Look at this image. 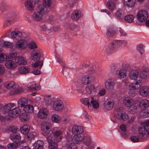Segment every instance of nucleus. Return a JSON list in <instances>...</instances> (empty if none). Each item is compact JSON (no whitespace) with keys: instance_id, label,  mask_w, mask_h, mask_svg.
Returning a JSON list of instances; mask_svg holds the SVG:
<instances>
[{"instance_id":"obj_45","label":"nucleus","mask_w":149,"mask_h":149,"mask_svg":"<svg viewBox=\"0 0 149 149\" xmlns=\"http://www.w3.org/2000/svg\"><path fill=\"white\" fill-rule=\"evenodd\" d=\"M24 110L26 112L31 113L33 112V108L31 105H26L24 107Z\"/></svg>"},{"instance_id":"obj_33","label":"nucleus","mask_w":149,"mask_h":149,"mask_svg":"<svg viewBox=\"0 0 149 149\" xmlns=\"http://www.w3.org/2000/svg\"><path fill=\"white\" fill-rule=\"evenodd\" d=\"M53 134L56 137L57 139L56 140V141L58 142L60 141L62 138L63 132L60 130H58L54 131Z\"/></svg>"},{"instance_id":"obj_13","label":"nucleus","mask_w":149,"mask_h":149,"mask_svg":"<svg viewBox=\"0 0 149 149\" xmlns=\"http://www.w3.org/2000/svg\"><path fill=\"white\" fill-rule=\"evenodd\" d=\"M116 117L120 120L123 121H127L129 118V116L125 112L118 113L116 115Z\"/></svg>"},{"instance_id":"obj_23","label":"nucleus","mask_w":149,"mask_h":149,"mask_svg":"<svg viewBox=\"0 0 149 149\" xmlns=\"http://www.w3.org/2000/svg\"><path fill=\"white\" fill-rule=\"evenodd\" d=\"M86 89L87 92L89 94H93L96 91V89L94 84H91L87 86Z\"/></svg>"},{"instance_id":"obj_8","label":"nucleus","mask_w":149,"mask_h":149,"mask_svg":"<svg viewBox=\"0 0 149 149\" xmlns=\"http://www.w3.org/2000/svg\"><path fill=\"white\" fill-rule=\"evenodd\" d=\"M63 102L60 100H55L53 105V109L57 111H60L62 110L63 107Z\"/></svg>"},{"instance_id":"obj_39","label":"nucleus","mask_w":149,"mask_h":149,"mask_svg":"<svg viewBox=\"0 0 149 149\" xmlns=\"http://www.w3.org/2000/svg\"><path fill=\"white\" fill-rule=\"evenodd\" d=\"M1 45L3 47H5L8 48H11L13 47L14 44L12 42L2 40L1 42Z\"/></svg>"},{"instance_id":"obj_16","label":"nucleus","mask_w":149,"mask_h":149,"mask_svg":"<svg viewBox=\"0 0 149 149\" xmlns=\"http://www.w3.org/2000/svg\"><path fill=\"white\" fill-rule=\"evenodd\" d=\"M32 56L31 59L34 61L38 60L40 58L41 56V54L40 51L37 50L35 49L33 51L31 52Z\"/></svg>"},{"instance_id":"obj_22","label":"nucleus","mask_w":149,"mask_h":149,"mask_svg":"<svg viewBox=\"0 0 149 149\" xmlns=\"http://www.w3.org/2000/svg\"><path fill=\"white\" fill-rule=\"evenodd\" d=\"M83 137V135L81 134L74 135L73 137L72 141L75 143H80L82 141Z\"/></svg>"},{"instance_id":"obj_36","label":"nucleus","mask_w":149,"mask_h":149,"mask_svg":"<svg viewBox=\"0 0 149 149\" xmlns=\"http://www.w3.org/2000/svg\"><path fill=\"white\" fill-rule=\"evenodd\" d=\"M28 102V100L25 98H22L18 101V106L19 107H24Z\"/></svg>"},{"instance_id":"obj_27","label":"nucleus","mask_w":149,"mask_h":149,"mask_svg":"<svg viewBox=\"0 0 149 149\" xmlns=\"http://www.w3.org/2000/svg\"><path fill=\"white\" fill-rule=\"evenodd\" d=\"M44 142L41 140H38L33 144V149H43Z\"/></svg>"},{"instance_id":"obj_25","label":"nucleus","mask_w":149,"mask_h":149,"mask_svg":"<svg viewBox=\"0 0 149 149\" xmlns=\"http://www.w3.org/2000/svg\"><path fill=\"white\" fill-rule=\"evenodd\" d=\"M20 112V109L19 108L16 107L9 111V115L11 117H14L19 114Z\"/></svg>"},{"instance_id":"obj_43","label":"nucleus","mask_w":149,"mask_h":149,"mask_svg":"<svg viewBox=\"0 0 149 149\" xmlns=\"http://www.w3.org/2000/svg\"><path fill=\"white\" fill-rule=\"evenodd\" d=\"M115 17L118 19L121 20L124 18V13L121 10H117L115 13Z\"/></svg>"},{"instance_id":"obj_50","label":"nucleus","mask_w":149,"mask_h":149,"mask_svg":"<svg viewBox=\"0 0 149 149\" xmlns=\"http://www.w3.org/2000/svg\"><path fill=\"white\" fill-rule=\"evenodd\" d=\"M40 88V87L39 86V85H36V84H33L29 87L28 90L32 92L34 90H38Z\"/></svg>"},{"instance_id":"obj_24","label":"nucleus","mask_w":149,"mask_h":149,"mask_svg":"<svg viewBox=\"0 0 149 149\" xmlns=\"http://www.w3.org/2000/svg\"><path fill=\"white\" fill-rule=\"evenodd\" d=\"M83 132L82 127L80 126L74 125L73 127L72 132L74 135L81 134Z\"/></svg>"},{"instance_id":"obj_2","label":"nucleus","mask_w":149,"mask_h":149,"mask_svg":"<svg viewBox=\"0 0 149 149\" xmlns=\"http://www.w3.org/2000/svg\"><path fill=\"white\" fill-rule=\"evenodd\" d=\"M139 129V134L140 137L143 138L145 135H149V120L142 123Z\"/></svg>"},{"instance_id":"obj_57","label":"nucleus","mask_w":149,"mask_h":149,"mask_svg":"<svg viewBox=\"0 0 149 149\" xmlns=\"http://www.w3.org/2000/svg\"><path fill=\"white\" fill-rule=\"evenodd\" d=\"M135 1V0H129L124 4L128 7H132L134 6Z\"/></svg>"},{"instance_id":"obj_63","label":"nucleus","mask_w":149,"mask_h":149,"mask_svg":"<svg viewBox=\"0 0 149 149\" xmlns=\"http://www.w3.org/2000/svg\"><path fill=\"white\" fill-rule=\"evenodd\" d=\"M28 47L29 49H33L36 48L37 47V45L34 42L32 41L29 43Z\"/></svg>"},{"instance_id":"obj_48","label":"nucleus","mask_w":149,"mask_h":149,"mask_svg":"<svg viewBox=\"0 0 149 149\" xmlns=\"http://www.w3.org/2000/svg\"><path fill=\"white\" fill-rule=\"evenodd\" d=\"M82 141H83L84 143L86 146H90L91 141L89 136H84Z\"/></svg>"},{"instance_id":"obj_7","label":"nucleus","mask_w":149,"mask_h":149,"mask_svg":"<svg viewBox=\"0 0 149 149\" xmlns=\"http://www.w3.org/2000/svg\"><path fill=\"white\" fill-rule=\"evenodd\" d=\"M136 104H138V106L136 107L137 109L140 107L142 110H144L147 108L149 106V100L146 99H144L140 102L137 101Z\"/></svg>"},{"instance_id":"obj_42","label":"nucleus","mask_w":149,"mask_h":149,"mask_svg":"<svg viewBox=\"0 0 149 149\" xmlns=\"http://www.w3.org/2000/svg\"><path fill=\"white\" fill-rule=\"evenodd\" d=\"M80 16V15L79 14L77 10L74 11L72 14L71 18L73 20L75 21L78 19Z\"/></svg>"},{"instance_id":"obj_44","label":"nucleus","mask_w":149,"mask_h":149,"mask_svg":"<svg viewBox=\"0 0 149 149\" xmlns=\"http://www.w3.org/2000/svg\"><path fill=\"white\" fill-rule=\"evenodd\" d=\"M98 70L97 67L94 65L92 67H91L89 69L90 72L92 74L94 75L97 74L98 72Z\"/></svg>"},{"instance_id":"obj_32","label":"nucleus","mask_w":149,"mask_h":149,"mask_svg":"<svg viewBox=\"0 0 149 149\" xmlns=\"http://www.w3.org/2000/svg\"><path fill=\"white\" fill-rule=\"evenodd\" d=\"M43 17L42 15L37 12L32 15V18L35 21H39L42 19Z\"/></svg>"},{"instance_id":"obj_17","label":"nucleus","mask_w":149,"mask_h":149,"mask_svg":"<svg viewBox=\"0 0 149 149\" xmlns=\"http://www.w3.org/2000/svg\"><path fill=\"white\" fill-rule=\"evenodd\" d=\"M117 48L115 46L113 42L109 44L106 48V52L108 55H110L112 54L115 50Z\"/></svg>"},{"instance_id":"obj_59","label":"nucleus","mask_w":149,"mask_h":149,"mask_svg":"<svg viewBox=\"0 0 149 149\" xmlns=\"http://www.w3.org/2000/svg\"><path fill=\"white\" fill-rule=\"evenodd\" d=\"M77 1L78 0H69L68 3V7L70 8H72Z\"/></svg>"},{"instance_id":"obj_61","label":"nucleus","mask_w":149,"mask_h":149,"mask_svg":"<svg viewBox=\"0 0 149 149\" xmlns=\"http://www.w3.org/2000/svg\"><path fill=\"white\" fill-rule=\"evenodd\" d=\"M144 46L143 45H139L137 46V50L141 54L144 52Z\"/></svg>"},{"instance_id":"obj_58","label":"nucleus","mask_w":149,"mask_h":149,"mask_svg":"<svg viewBox=\"0 0 149 149\" xmlns=\"http://www.w3.org/2000/svg\"><path fill=\"white\" fill-rule=\"evenodd\" d=\"M13 104H10L6 105L5 106L3 107V109L4 110V112H8L11 109V107L13 106Z\"/></svg>"},{"instance_id":"obj_55","label":"nucleus","mask_w":149,"mask_h":149,"mask_svg":"<svg viewBox=\"0 0 149 149\" xmlns=\"http://www.w3.org/2000/svg\"><path fill=\"white\" fill-rule=\"evenodd\" d=\"M90 100H89V98H85L81 100V102L82 104L85 105H88V107L89 108V106L91 107V104L90 103Z\"/></svg>"},{"instance_id":"obj_14","label":"nucleus","mask_w":149,"mask_h":149,"mask_svg":"<svg viewBox=\"0 0 149 149\" xmlns=\"http://www.w3.org/2000/svg\"><path fill=\"white\" fill-rule=\"evenodd\" d=\"M105 88L109 90L113 89L115 85V83L111 79H107L105 84Z\"/></svg>"},{"instance_id":"obj_9","label":"nucleus","mask_w":149,"mask_h":149,"mask_svg":"<svg viewBox=\"0 0 149 149\" xmlns=\"http://www.w3.org/2000/svg\"><path fill=\"white\" fill-rule=\"evenodd\" d=\"M141 96L147 97L149 96V87L148 86H143L140 89L139 91Z\"/></svg>"},{"instance_id":"obj_11","label":"nucleus","mask_w":149,"mask_h":149,"mask_svg":"<svg viewBox=\"0 0 149 149\" xmlns=\"http://www.w3.org/2000/svg\"><path fill=\"white\" fill-rule=\"evenodd\" d=\"M37 11L42 16L47 14L48 12V9L42 5H39L37 6Z\"/></svg>"},{"instance_id":"obj_54","label":"nucleus","mask_w":149,"mask_h":149,"mask_svg":"<svg viewBox=\"0 0 149 149\" xmlns=\"http://www.w3.org/2000/svg\"><path fill=\"white\" fill-rule=\"evenodd\" d=\"M52 3V1L51 0H43V5H42L47 8L50 7Z\"/></svg>"},{"instance_id":"obj_4","label":"nucleus","mask_w":149,"mask_h":149,"mask_svg":"<svg viewBox=\"0 0 149 149\" xmlns=\"http://www.w3.org/2000/svg\"><path fill=\"white\" fill-rule=\"evenodd\" d=\"M148 16V12L145 10L139 11L136 15L137 20L140 22H143L146 21Z\"/></svg>"},{"instance_id":"obj_3","label":"nucleus","mask_w":149,"mask_h":149,"mask_svg":"<svg viewBox=\"0 0 149 149\" xmlns=\"http://www.w3.org/2000/svg\"><path fill=\"white\" fill-rule=\"evenodd\" d=\"M51 125L50 123H43L41 125V130L43 134L45 136L52 134V131H51Z\"/></svg>"},{"instance_id":"obj_37","label":"nucleus","mask_w":149,"mask_h":149,"mask_svg":"<svg viewBox=\"0 0 149 149\" xmlns=\"http://www.w3.org/2000/svg\"><path fill=\"white\" fill-rule=\"evenodd\" d=\"M30 70V68L28 67H22L19 68L18 72L19 73L25 74L29 73Z\"/></svg>"},{"instance_id":"obj_19","label":"nucleus","mask_w":149,"mask_h":149,"mask_svg":"<svg viewBox=\"0 0 149 149\" xmlns=\"http://www.w3.org/2000/svg\"><path fill=\"white\" fill-rule=\"evenodd\" d=\"M48 113V111L47 109H41L38 113V117L41 119L45 118L47 117Z\"/></svg>"},{"instance_id":"obj_30","label":"nucleus","mask_w":149,"mask_h":149,"mask_svg":"<svg viewBox=\"0 0 149 149\" xmlns=\"http://www.w3.org/2000/svg\"><path fill=\"white\" fill-rule=\"evenodd\" d=\"M127 72L124 69L118 70L116 72V74L121 79H124L127 77Z\"/></svg>"},{"instance_id":"obj_28","label":"nucleus","mask_w":149,"mask_h":149,"mask_svg":"<svg viewBox=\"0 0 149 149\" xmlns=\"http://www.w3.org/2000/svg\"><path fill=\"white\" fill-rule=\"evenodd\" d=\"M11 36L12 38L19 40L21 39L22 34L19 31H15L11 33Z\"/></svg>"},{"instance_id":"obj_49","label":"nucleus","mask_w":149,"mask_h":149,"mask_svg":"<svg viewBox=\"0 0 149 149\" xmlns=\"http://www.w3.org/2000/svg\"><path fill=\"white\" fill-rule=\"evenodd\" d=\"M113 42L116 47H119L122 45H125L127 43L126 41L124 40H115Z\"/></svg>"},{"instance_id":"obj_60","label":"nucleus","mask_w":149,"mask_h":149,"mask_svg":"<svg viewBox=\"0 0 149 149\" xmlns=\"http://www.w3.org/2000/svg\"><path fill=\"white\" fill-rule=\"evenodd\" d=\"M107 5L110 10L111 11L113 10L115 7V5L113 2L111 1H109L107 2Z\"/></svg>"},{"instance_id":"obj_26","label":"nucleus","mask_w":149,"mask_h":149,"mask_svg":"<svg viewBox=\"0 0 149 149\" xmlns=\"http://www.w3.org/2000/svg\"><path fill=\"white\" fill-rule=\"evenodd\" d=\"M10 139L17 143L20 140L21 137L20 134L17 133H14L11 134L10 136Z\"/></svg>"},{"instance_id":"obj_18","label":"nucleus","mask_w":149,"mask_h":149,"mask_svg":"<svg viewBox=\"0 0 149 149\" xmlns=\"http://www.w3.org/2000/svg\"><path fill=\"white\" fill-rule=\"evenodd\" d=\"M94 78L91 76H87L84 77L81 80L82 83L84 84H88L93 81Z\"/></svg>"},{"instance_id":"obj_15","label":"nucleus","mask_w":149,"mask_h":149,"mask_svg":"<svg viewBox=\"0 0 149 149\" xmlns=\"http://www.w3.org/2000/svg\"><path fill=\"white\" fill-rule=\"evenodd\" d=\"M5 64L6 67L9 69H14L17 66L15 62L11 60H8L6 61Z\"/></svg>"},{"instance_id":"obj_34","label":"nucleus","mask_w":149,"mask_h":149,"mask_svg":"<svg viewBox=\"0 0 149 149\" xmlns=\"http://www.w3.org/2000/svg\"><path fill=\"white\" fill-rule=\"evenodd\" d=\"M4 86L8 89L13 88L16 87V84L13 81H8L5 83Z\"/></svg>"},{"instance_id":"obj_38","label":"nucleus","mask_w":149,"mask_h":149,"mask_svg":"<svg viewBox=\"0 0 149 149\" xmlns=\"http://www.w3.org/2000/svg\"><path fill=\"white\" fill-rule=\"evenodd\" d=\"M116 31L112 27H109L107 29L106 35L107 37H110L113 36L115 34Z\"/></svg>"},{"instance_id":"obj_5","label":"nucleus","mask_w":149,"mask_h":149,"mask_svg":"<svg viewBox=\"0 0 149 149\" xmlns=\"http://www.w3.org/2000/svg\"><path fill=\"white\" fill-rule=\"evenodd\" d=\"M6 18L8 22H12L17 20L19 17L17 13L15 11H11L7 14Z\"/></svg>"},{"instance_id":"obj_1","label":"nucleus","mask_w":149,"mask_h":149,"mask_svg":"<svg viewBox=\"0 0 149 149\" xmlns=\"http://www.w3.org/2000/svg\"><path fill=\"white\" fill-rule=\"evenodd\" d=\"M136 102L129 97H125L123 101V105L126 107L129 108L130 112L132 113H135L137 109L136 107L138 106V104H136Z\"/></svg>"},{"instance_id":"obj_31","label":"nucleus","mask_w":149,"mask_h":149,"mask_svg":"<svg viewBox=\"0 0 149 149\" xmlns=\"http://www.w3.org/2000/svg\"><path fill=\"white\" fill-rule=\"evenodd\" d=\"M8 8V4L6 2H2L0 4V11L1 13L5 12Z\"/></svg>"},{"instance_id":"obj_20","label":"nucleus","mask_w":149,"mask_h":149,"mask_svg":"<svg viewBox=\"0 0 149 149\" xmlns=\"http://www.w3.org/2000/svg\"><path fill=\"white\" fill-rule=\"evenodd\" d=\"M141 78L146 79L149 77V68H146L141 72L140 74Z\"/></svg>"},{"instance_id":"obj_46","label":"nucleus","mask_w":149,"mask_h":149,"mask_svg":"<svg viewBox=\"0 0 149 149\" xmlns=\"http://www.w3.org/2000/svg\"><path fill=\"white\" fill-rule=\"evenodd\" d=\"M51 118L52 121L54 123H58L60 122V117L57 114H53Z\"/></svg>"},{"instance_id":"obj_10","label":"nucleus","mask_w":149,"mask_h":149,"mask_svg":"<svg viewBox=\"0 0 149 149\" xmlns=\"http://www.w3.org/2000/svg\"><path fill=\"white\" fill-rule=\"evenodd\" d=\"M28 43L25 40H21L18 41L16 45V47L19 49H23L27 47Z\"/></svg>"},{"instance_id":"obj_40","label":"nucleus","mask_w":149,"mask_h":149,"mask_svg":"<svg viewBox=\"0 0 149 149\" xmlns=\"http://www.w3.org/2000/svg\"><path fill=\"white\" fill-rule=\"evenodd\" d=\"M16 63L19 65L25 64L26 63V61L24 58L22 56L18 57L15 60Z\"/></svg>"},{"instance_id":"obj_62","label":"nucleus","mask_w":149,"mask_h":149,"mask_svg":"<svg viewBox=\"0 0 149 149\" xmlns=\"http://www.w3.org/2000/svg\"><path fill=\"white\" fill-rule=\"evenodd\" d=\"M17 143L15 142L13 143H10L7 146L8 149H16L17 147Z\"/></svg>"},{"instance_id":"obj_35","label":"nucleus","mask_w":149,"mask_h":149,"mask_svg":"<svg viewBox=\"0 0 149 149\" xmlns=\"http://www.w3.org/2000/svg\"><path fill=\"white\" fill-rule=\"evenodd\" d=\"M90 104L93 106V107L95 109H97L99 108V104L95 99L93 97L89 98Z\"/></svg>"},{"instance_id":"obj_47","label":"nucleus","mask_w":149,"mask_h":149,"mask_svg":"<svg viewBox=\"0 0 149 149\" xmlns=\"http://www.w3.org/2000/svg\"><path fill=\"white\" fill-rule=\"evenodd\" d=\"M134 18V15H129L125 16L124 19L127 22L131 23L133 21Z\"/></svg>"},{"instance_id":"obj_53","label":"nucleus","mask_w":149,"mask_h":149,"mask_svg":"<svg viewBox=\"0 0 149 149\" xmlns=\"http://www.w3.org/2000/svg\"><path fill=\"white\" fill-rule=\"evenodd\" d=\"M139 116L142 118H146L149 117V110L141 111Z\"/></svg>"},{"instance_id":"obj_29","label":"nucleus","mask_w":149,"mask_h":149,"mask_svg":"<svg viewBox=\"0 0 149 149\" xmlns=\"http://www.w3.org/2000/svg\"><path fill=\"white\" fill-rule=\"evenodd\" d=\"M114 105L113 102L111 100H106L104 104L105 108L107 110H110L111 109Z\"/></svg>"},{"instance_id":"obj_51","label":"nucleus","mask_w":149,"mask_h":149,"mask_svg":"<svg viewBox=\"0 0 149 149\" xmlns=\"http://www.w3.org/2000/svg\"><path fill=\"white\" fill-rule=\"evenodd\" d=\"M29 131V127L27 125H24L20 129L21 132L24 134L27 133Z\"/></svg>"},{"instance_id":"obj_52","label":"nucleus","mask_w":149,"mask_h":149,"mask_svg":"<svg viewBox=\"0 0 149 149\" xmlns=\"http://www.w3.org/2000/svg\"><path fill=\"white\" fill-rule=\"evenodd\" d=\"M43 60H40L36 61L33 64V66L35 68H37L39 66V68L40 69L43 65Z\"/></svg>"},{"instance_id":"obj_6","label":"nucleus","mask_w":149,"mask_h":149,"mask_svg":"<svg viewBox=\"0 0 149 149\" xmlns=\"http://www.w3.org/2000/svg\"><path fill=\"white\" fill-rule=\"evenodd\" d=\"M142 85V82L140 79L130 84L129 88L130 90H134L139 89Z\"/></svg>"},{"instance_id":"obj_64","label":"nucleus","mask_w":149,"mask_h":149,"mask_svg":"<svg viewBox=\"0 0 149 149\" xmlns=\"http://www.w3.org/2000/svg\"><path fill=\"white\" fill-rule=\"evenodd\" d=\"M49 147L50 149H57L58 146L56 143L53 142L49 144Z\"/></svg>"},{"instance_id":"obj_41","label":"nucleus","mask_w":149,"mask_h":149,"mask_svg":"<svg viewBox=\"0 0 149 149\" xmlns=\"http://www.w3.org/2000/svg\"><path fill=\"white\" fill-rule=\"evenodd\" d=\"M54 101V98L50 95H46L44 98V102L47 104H50Z\"/></svg>"},{"instance_id":"obj_12","label":"nucleus","mask_w":149,"mask_h":149,"mask_svg":"<svg viewBox=\"0 0 149 149\" xmlns=\"http://www.w3.org/2000/svg\"><path fill=\"white\" fill-rule=\"evenodd\" d=\"M31 0H26L24 2V6L27 10L31 11L34 9V5Z\"/></svg>"},{"instance_id":"obj_21","label":"nucleus","mask_w":149,"mask_h":149,"mask_svg":"<svg viewBox=\"0 0 149 149\" xmlns=\"http://www.w3.org/2000/svg\"><path fill=\"white\" fill-rule=\"evenodd\" d=\"M139 73L136 70H132L131 71L129 74V77L131 80H135L137 79Z\"/></svg>"},{"instance_id":"obj_56","label":"nucleus","mask_w":149,"mask_h":149,"mask_svg":"<svg viewBox=\"0 0 149 149\" xmlns=\"http://www.w3.org/2000/svg\"><path fill=\"white\" fill-rule=\"evenodd\" d=\"M19 118L22 121H25L29 119V117L27 114L25 113L21 114L19 116Z\"/></svg>"}]
</instances>
